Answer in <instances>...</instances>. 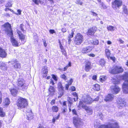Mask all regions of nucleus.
Masks as SVG:
<instances>
[{"instance_id": "obj_60", "label": "nucleus", "mask_w": 128, "mask_h": 128, "mask_svg": "<svg viewBox=\"0 0 128 128\" xmlns=\"http://www.w3.org/2000/svg\"><path fill=\"white\" fill-rule=\"evenodd\" d=\"M118 40L120 42V44H123L124 42V41L121 38L119 39Z\"/></svg>"}, {"instance_id": "obj_37", "label": "nucleus", "mask_w": 128, "mask_h": 128, "mask_svg": "<svg viewBox=\"0 0 128 128\" xmlns=\"http://www.w3.org/2000/svg\"><path fill=\"white\" fill-rule=\"evenodd\" d=\"M32 113L30 112V113H27V118L28 120H31L32 119Z\"/></svg>"}, {"instance_id": "obj_22", "label": "nucleus", "mask_w": 128, "mask_h": 128, "mask_svg": "<svg viewBox=\"0 0 128 128\" xmlns=\"http://www.w3.org/2000/svg\"><path fill=\"white\" fill-rule=\"evenodd\" d=\"M16 83L18 86L20 87L24 86V83L23 79L21 78L18 79Z\"/></svg>"}, {"instance_id": "obj_30", "label": "nucleus", "mask_w": 128, "mask_h": 128, "mask_svg": "<svg viewBox=\"0 0 128 128\" xmlns=\"http://www.w3.org/2000/svg\"><path fill=\"white\" fill-rule=\"evenodd\" d=\"M72 95H73L74 96L76 97V98H74L73 99L74 102H76L78 100V94L76 92H72Z\"/></svg>"}, {"instance_id": "obj_45", "label": "nucleus", "mask_w": 128, "mask_h": 128, "mask_svg": "<svg viewBox=\"0 0 128 128\" xmlns=\"http://www.w3.org/2000/svg\"><path fill=\"white\" fill-rule=\"evenodd\" d=\"M52 78L54 79V80L55 81H57L58 80L57 77L56 76V75H54V74H52L51 75Z\"/></svg>"}, {"instance_id": "obj_61", "label": "nucleus", "mask_w": 128, "mask_h": 128, "mask_svg": "<svg viewBox=\"0 0 128 128\" xmlns=\"http://www.w3.org/2000/svg\"><path fill=\"white\" fill-rule=\"evenodd\" d=\"M91 12L92 14V15L93 16H97L98 14L96 12L93 11Z\"/></svg>"}, {"instance_id": "obj_54", "label": "nucleus", "mask_w": 128, "mask_h": 128, "mask_svg": "<svg viewBox=\"0 0 128 128\" xmlns=\"http://www.w3.org/2000/svg\"><path fill=\"white\" fill-rule=\"evenodd\" d=\"M61 52L62 54L65 56H67V53L65 50L64 51H62Z\"/></svg>"}, {"instance_id": "obj_38", "label": "nucleus", "mask_w": 128, "mask_h": 128, "mask_svg": "<svg viewBox=\"0 0 128 128\" xmlns=\"http://www.w3.org/2000/svg\"><path fill=\"white\" fill-rule=\"evenodd\" d=\"M60 116V114H58L57 116L55 118H53L52 120V122L54 124V123L56 120L58 119Z\"/></svg>"}, {"instance_id": "obj_10", "label": "nucleus", "mask_w": 128, "mask_h": 128, "mask_svg": "<svg viewBox=\"0 0 128 128\" xmlns=\"http://www.w3.org/2000/svg\"><path fill=\"white\" fill-rule=\"evenodd\" d=\"M57 88L59 92V95L58 96V98H60L64 94V87L62 86V84L61 82H59L58 83L57 85Z\"/></svg>"}, {"instance_id": "obj_4", "label": "nucleus", "mask_w": 128, "mask_h": 128, "mask_svg": "<svg viewBox=\"0 0 128 128\" xmlns=\"http://www.w3.org/2000/svg\"><path fill=\"white\" fill-rule=\"evenodd\" d=\"M112 6L114 10L120 8L123 4L122 0H114L111 3Z\"/></svg>"}, {"instance_id": "obj_26", "label": "nucleus", "mask_w": 128, "mask_h": 128, "mask_svg": "<svg viewBox=\"0 0 128 128\" xmlns=\"http://www.w3.org/2000/svg\"><path fill=\"white\" fill-rule=\"evenodd\" d=\"M122 9L123 13L126 15H128V10L127 6H124Z\"/></svg>"}, {"instance_id": "obj_12", "label": "nucleus", "mask_w": 128, "mask_h": 128, "mask_svg": "<svg viewBox=\"0 0 128 128\" xmlns=\"http://www.w3.org/2000/svg\"><path fill=\"white\" fill-rule=\"evenodd\" d=\"M83 99L84 103L88 104H90L93 102V99L88 94L86 95L84 97Z\"/></svg>"}, {"instance_id": "obj_6", "label": "nucleus", "mask_w": 128, "mask_h": 128, "mask_svg": "<svg viewBox=\"0 0 128 128\" xmlns=\"http://www.w3.org/2000/svg\"><path fill=\"white\" fill-rule=\"evenodd\" d=\"M83 99L82 101L80 100L79 101L78 107L80 108H82L84 109L88 113H90V114H92L93 112L92 109H90L88 106H87L85 105H84Z\"/></svg>"}, {"instance_id": "obj_21", "label": "nucleus", "mask_w": 128, "mask_h": 128, "mask_svg": "<svg viewBox=\"0 0 128 128\" xmlns=\"http://www.w3.org/2000/svg\"><path fill=\"white\" fill-rule=\"evenodd\" d=\"M47 67L46 66H44L42 68V77L43 78L46 77L47 76L48 72Z\"/></svg>"}, {"instance_id": "obj_59", "label": "nucleus", "mask_w": 128, "mask_h": 128, "mask_svg": "<svg viewBox=\"0 0 128 128\" xmlns=\"http://www.w3.org/2000/svg\"><path fill=\"white\" fill-rule=\"evenodd\" d=\"M99 96H98L96 97L94 99H93V102L94 101H98L99 99Z\"/></svg>"}, {"instance_id": "obj_3", "label": "nucleus", "mask_w": 128, "mask_h": 128, "mask_svg": "<svg viewBox=\"0 0 128 128\" xmlns=\"http://www.w3.org/2000/svg\"><path fill=\"white\" fill-rule=\"evenodd\" d=\"M2 26L4 27V30L5 32V33L7 34L8 36L12 34L11 26L9 23H5Z\"/></svg>"}, {"instance_id": "obj_14", "label": "nucleus", "mask_w": 128, "mask_h": 128, "mask_svg": "<svg viewBox=\"0 0 128 128\" xmlns=\"http://www.w3.org/2000/svg\"><path fill=\"white\" fill-rule=\"evenodd\" d=\"M97 30V28L96 27L94 26H92L88 29L86 34L88 35L93 36Z\"/></svg>"}, {"instance_id": "obj_56", "label": "nucleus", "mask_w": 128, "mask_h": 128, "mask_svg": "<svg viewBox=\"0 0 128 128\" xmlns=\"http://www.w3.org/2000/svg\"><path fill=\"white\" fill-rule=\"evenodd\" d=\"M92 79L94 80H96L97 79V76L96 75L93 76H92Z\"/></svg>"}, {"instance_id": "obj_55", "label": "nucleus", "mask_w": 128, "mask_h": 128, "mask_svg": "<svg viewBox=\"0 0 128 128\" xmlns=\"http://www.w3.org/2000/svg\"><path fill=\"white\" fill-rule=\"evenodd\" d=\"M93 43L94 45H98V40H96L95 41H94Z\"/></svg>"}, {"instance_id": "obj_47", "label": "nucleus", "mask_w": 128, "mask_h": 128, "mask_svg": "<svg viewBox=\"0 0 128 128\" xmlns=\"http://www.w3.org/2000/svg\"><path fill=\"white\" fill-rule=\"evenodd\" d=\"M73 82V80L71 78L68 81V84L69 85H70L72 84Z\"/></svg>"}, {"instance_id": "obj_34", "label": "nucleus", "mask_w": 128, "mask_h": 128, "mask_svg": "<svg viewBox=\"0 0 128 128\" xmlns=\"http://www.w3.org/2000/svg\"><path fill=\"white\" fill-rule=\"evenodd\" d=\"M107 29L108 31H113L114 30V27L112 26H109L107 27Z\"/></svg>"}, {"instance_id": "obj_17", "label": "nucleus", "mask_w": 128, "mask_h": 128, "mask_svg": "<svg viewBox=\"0 0 128 128\" xmlns=\"http://www.w3.org/2000/svg\"><path fill=\"white\" fill-rule=\"evenodd\" d=\"M9 36H10L11 41L12 45L15 46H18V42L13 37V34L10 35Z\"/></svg>"}, {"instance_id": "obj_36", "label": "nucleus", "mask_w": 128, "mask_h": 128, "mask_svg": "<svg viewBox=\"0 0 128 128\" xmlns=\"http://www.w3.org/2000/svg\"><path fill=\"white\" fill-rule=\"evenodd\" d=\"M5 115V114L3 112L2 108L0 107V116L3 117Z\"/></svg>"}, {"instance_id": "obj_35", "label": "nucleus", "mask_w": 128, "mask_h": 128, "mask_svg": "<svg viewBox=\"0 0 128 128\" xmlns=\"http://www.w3.org/2000/svg\"><path fill=\"white\" fill-rule=\"evenodd\" d=\"M67 101L68 102V105L69 104L71 106L73 104L72 98L70 97H68V98Z\"/></svg>"}, {"instance_id": "obj_20", "label": "nucleus", "mask_w": 128, "mask_h": 128, "mask_svg": "<svg viewBox=\"0 0 128 128\" xmlns=\"http://www.w3.org/2000/svg\"><path fill=\"white\" fill-rule=\"evenodd\" d=\"M126 102L122 99H120L118 102V104L120 107H123L126 105Z\"/></svg>"}, {"instance_id": "obj_57", "label": "nucleus", "mask_w": 128, "mask_h": 128, "mask_svg": "<svg viewBox=\"0 0 128 128\" xmlns=\"http://www.w3.org/2000/svg\"><path fill=\"white\" fill-rule=\"evenodd\" d=\"M66 29L65 28H62L61 29L63 33L65 32H66Z\"/></svg>"}, {"instance_id": "obj_19", "label": "nucleus", "mask_w": 128, "mask_h": 128, "mask_svg": "<svg viewBox=\"0 0 128 128\" xmlns=\"http://www.w3.org/2000/svg\"><path fill=\"white\" fill-rule=\"evenodd\" d=\"M112 88L111 90L113 91L114 94H116L118 93L120 91V88L116 85L112 86Z\"/></svg>"}, {"instance_id": "obj_2", "label": "nucleus", "mask_w": 128, "mask_h": 128, "mask_svg": "<svg viewBox=\"0 0 128 128\" xmlns=\"http://www.w3.org/2000/svg\"><path fill=\"white\" fill-rule=\"evenodd\" d=\"M109 71L110 74H115L122 73L124 70L121 66L114 65L110 68Z\"/></svg>"}, {"instance_id": "obj_62", "label": "nucleus", "mask_w": 128, "mask_h": 128, "mask_svg": "<svg viewBox=\"0 0 128 128\" xmlns=\"http://www.w3.org/2000/svg\"><path fill=\"white\" fill-rule=\"evenodd\" d=\"M50 83L52 84V85H54L55 84V83H54V81L52 79H51L50 80Z\"/></svg>"}, {"instance_id": "obj_8", "label": "nucleus", "mask_w": 128, "mask_h": 128, "mask_svg": "<svg viewBox=\"0 0 128 128\" xmlns=\"http://www.w3.org/2000/svg\"><path fill=\"white\" fill-rule=\"evenodd\" d=\"M123 77L126 79L125 80L123 84L122 88L124 90H127L128 91V72H126L123 75Z\"/></svg>"}, {"instance_id": "obj_32", "label": "nucleus", "mask_w": 128, "mask_h": 128, "mask_svg": "<svg viewBox=\"0 0 128 128\" xmlns=\"http://www.w3.org/2000/svg\"><path fill=\"white\" fill-rule=\"evenodd\" d=\"M106 76H100L99 80L100 82H102L103 81H104L106 80Z\"/></svg>"}, {"instance_id": "obj_49", "label": "nucleus", "mask_w": 128, "mask_h": 128, "mask_svg": "<svg viewBox=\"0 0 128 128\" xmlns=\"http://www.w3.org/2000/svg\"><path fill=\"white\" fill-rule=\"evenodd\" d=\"M24 26L22 24H20V27L21 30L23 31L24 32V31H25L24 30Z\"/></svg>"}, {"instance_id": "obj_13", "label": "nucleus", "mask_w": 128, "mask_h": 128, "mask_svg": "<svg viewBox=\"0 0 128 128\" xmlns=\"http://www.w3.org/2000/svg\"><path fill=\"white\" fill-rule=\"evenodd\" d=\"M93 48V47L90 46L84 47L81 50V53L84 54H88L90 52Z\"/></svg>"}, {"instance_id": "obj_11", "label": "nucleus", "mask_w": 128, "mask_h": 128, "mask_svg": "<svg viewBox=\"0 0 128 128\" xmlns=\"http://www.w3.org/2000/svg\"><path fill=\"white\" fill-rule=\"evenodd\" d=\"M27 105V101L26 99L21 98L19 100L18 104V108H21L25 107Z\"/></svg>"}, {"instance_id": "obj_31", "label": "nucleus", "mask_w": 128, "mask_h": 128, "mask_svg": "<svg viewBox=\"0 0 128 128\" xmlns=\"http://www.w3.org/2000/svg\"><path fill=\"white\" fill-rule=\"evenodd\" d=\"M0 67L1 69L3 70H7V67L6 64L4 63H2L0 66Z\"/></svg>"}, {"instance_id": "obj_42", "label": "nucleus", "mask_w": 128, "mask_h": 128, "mask_svg": "<svg viewBox=\"0 0 128 128\" xmlns=\"http://www.w3.org/2000/svg\"><path fill=\"white\" fill-rule=\"evenodd\" d=\"M74 34V31L72 30L71 34H69L68 38H72L73 37Z\"/></svg>"}, {"instance_id": "obj_50", "label": "nucleus", "mask_w": 128, "mask_h": 128, "mask_svg": "<svg viewBox=\"0 0 128 128\" xmlns=\"http://www.w3.org/2000/svg\"><path fill=\"white\" fill-rule=\"evenodd\" d=\"M49 32L50 34H53L54 33H55L56 32L54 30L51 29L49 30Z\"/></svg>"}, {"instance_id": "obj_52", "label": "nucleus", "mask_w": 128, "mask_h": 128, "mask_svg": "<svg viewBox=\"0 0 128 128\" xmlns=\"http://www.w3.org/2000/svg\"><path fill=\"white\" fill-rule=\"evenodd\" d=\"M70 90L72 92H73L76 91V88L74 86H72L71 87Z\"/></svg>"}, {"instance_id": "obj_40", "label": "nucleus", "mask_w": 128, "mask_h": 128, "mask_svg": "<svg viewBox=\"0 0 128 128\" xmlns=\"http://www.w3.org/2000/svg\"><path fill=\"white\" fill-rule=\"evenodd\" d=\"M10 100L8 98H6L5 100L4 104L6 105H9L10 104Z\"/></svg>"}, {"instance_id": "obj_5", "label": "nucleus", "mask_w": 128, "mask_h": 128, "mask_svg": "<svg viewBox=\"0 0 128 128\" xmlns=\"http://www.w3.org/2000/svg\"><path fill=\"white\" fill-rule=\"evenodd\" d=\"M83 40V36L80 33H77L74 40V42L76 45L80 44Z\"/></svg>"}, {"instance_id": "obj_64", "label": "nucleus", "mask_w": 128, "mask_h": 128, "mask_svg": "<svg viewBox=\"0 0 128 128\" xmlns=\"http://www.w3.org/2000/svg\"><path fill=\"white\" fill-rule=\"evenodd\" d=\"M38 128H46L44 127L41 124H40Z\"/></svg>"}, {"instance_id": "obj_53", "label": "nucleus", "mask_w": 128, "mask_h": 128, "mask_svg": "<svg viewBox=\"0 0 128 128\" xmlns=\"http://www.w3.org/2000/svg\"><path fill=\"white\" fill-rule=\"evenodd\" d=\"M12 4L10 2H8L6 5V7H10L12 6Z\"/></svg>"}, {"instance_id": "obj_9", "label": "nucleus", "mask_w": 128, "mask_h": 128, "mask_svg": "<svg viewBox=\"0 0 128 128\" xmlns=\"http://www.w3.org/2000/svg\"><path fill=\"white\" fill-rule=\"evenodd\" d=\"M84 70L86 72H90L93 66L91 62L89 60H86L84 62Z\"/></svg>"}, {"instance_id": "obj_58", "label": "nucleus", "mask_w": 128, "mask_h": 128, "mask_svg": "<svg viewBox=\"0 0 128 128\" xmlns=\"http://www.w3.org/2000/svg\"><path fill=\"white\" fill-rule=\"evenodd\" d=\"M88 56L90 57H94L95 56V54H94L92 53H91L88 54Z\"/></svg>"}, {"instance_id": "obj_33", "label": "nucleus", "mask_w": 128, "mask_h": 128, "mask_svg": "<svg viewBox=\"0 0 128 128\" xmlns=\"http://www.w3.org/2000/svg\"><path fill=\"white\" fill-rule=\"evenodd\" d=\"M100 64L102 66H104L106 63V62L104 59H101L99 62Z\"/></svg>"}, {"instance_id": "obj_1", "label": "nucleus", "mask_w": 128, "mask_h": 128, "mask_svg": "<svg viewBox=\"0 0 128 128\" xmlns=\"http://www.w3.org/2000/svg\"><path fill=\"white\" fill-rule=\"evenodd\" d=\"M118 124L113 120H110L107 124L100 125L98 128H119Z\"/></svg>"}, {"instance_id": "obj_18", "label": "nucleus", "mask_w": 128, "mask_h": 128, "mask_svg": "<svg viewBox=\"0 0 128 128\" xmlns=\"http://www.w3.org/2000/svg\"><path fill=\"white\" fill-rule=\"evenodd\" d=\"M7 54L6 50L0 46V57L2 58H6Z\"/></svg>"}, {"instance_id": "obj_29", "label": "nucleus", "mask_w": 128, "mask_h": 128, "mask_svg": "<svg viewBox=\"0 0 128 128\" xmlns=\"http://www.w3.org/2000/svg\"><path fill=\"white\" fill-rule=\"evenodd\" d=\"M94 89L95 90L98 91L100 89V86L98 84H96L94 85Z\"/></svg>"}, {"instance_id": "obj_16", "label": "nucleus", "mask_w": 128, "mask_h": 128, "mask_svg": "<svg viewBox=\"0 0 128 128\" xmlns=\"http://www.w3.org/2000/svg\"><path fill=\"white\" fill-rule=\"evenodd\" d=\"M114 98L113 95L111 94H109L105 97L104 100L106 102H110L113 100Z\"/></svg>"}, {"instance_id": "obj_7", "label": "nucleus", "mask_w": 128, "mask_h": 128, "mask_svg": "<svg viewBox=\"0 0 128 128\" xmlns=\"http://www.w3.org/2000/svg\"><path fill=\"white\" fill-rule=\"evenodd\" d=\"M73 123L74 126L78 128L82 123V119L79 117L74 116L73 117Z\"/></svg>"}, {"instance_id": "obj_46", "label": "nucleus", "mask_w": 128, "mask_h": 128, "mask_svg": "<svg viewBox=\"0 0 128 128\" xmlns=\"http://www.w3.org/2000/svg\"><path fill=\"white\" fill-rule=\"evenodd\" d=\"M32 1L36 4H38L39 3H40L41 2L40 0H32Z\"/></svg>"}, {"instance_id": "obj_27", "label": "nucleus", "mask_w": 128, "mask_h": 128, "mask_svg": "<svg viewBox=\"0 0 128 128\" xmlns=\"http://www.w3.org/2000/svg\"><path fill=\"white\" fill-rule=\"evenodd\" d=\"M58 107L56 106H54L52 107V110L53 112H57L58 110Z\"/></svg>"}, {"instance_id": "obj_41", "label": "nucleus", "mask_w": 128, "mask_h": 128, "mask_svg": "<svg viewBox=\"0 0 128 128\" xmlns=\"http://www.w3.org/2000/svg\"><path fill=\"white\" fill-rule=\"evenodd\" d=\"M60 77L62 79L64 80H67V77L64 74H63L61 75L60 76Z\"/></svg>"}, {"instance_id": "obj_51", "label": "nucleus", "mask_w": 128, "mask_h": 128, "mask_svg": "<svg viewBox=\"0 0 128 128\" xmlns=\"http://www.w3.org/2000/svg\"><path fill=\"white\" fill-rule=\"evenodd\" d=\"M110 60H112L114 62L116 60V58L114 56H110Z\"/></svg>"}, {"instance_id": "obj_23", "label": "nucleus", "mask_w": 128, "mask_h": 128, "mask_svg": "<svg viewBox=\"0 0 128 128\" xmlns=\"http://www.w3.org/2000/svg\"><path fill=\"white\" fill-rule=\"evenodd\" d=\"M48 91L50 92V94L53 95L54 94L55 90L54 86H50L48 89Z\"/></svg>"}, {"instance_id": "obj_43", "label": "nucleus", "mask_w": 128, "mask_h": 128, "mask_svg": "<svg viewBox=\"0 0 128 128\" xmlns=\"http://www.w3.org/2000/svg\"><path fill=\"white\" fill-rule=\"evenodd\" d=\"M76 4H80L81 5H82L83 2L81 1V0H77L76 2Z\"/></svg>"}, {"instance_id": "obj_44", "label": "nucleus", "mask_w": 128, "mask_h": 128, "mask_svg": "<svg viewBox=\"0 0 128 128\" xmlns=\"http://www.w3.org/2000/svg\"><path fill=\"white\" fill-rule=\"evenodd\" d=\"M72 112L73 115H74L76 116L78 115L76 110L75 109H72Z\"/></svg>"}, {"instance_id": "obj_28", "label": "nucleus", "mask_w": 128, "mask_h": 128, "mask_svg": "<svg viewBox=\"0 0 128 128\" xmlns=\"http://www.w3.org/2000/svg\"><path fill=\"white\" fill-rule=\"evenodd\" d=\"M10 92L12 95L15 96L17 94L18 91L16 89L13 88L10 89Z\"/></svg>"}, {"instance_id": "obj_15", "label": "nucleus", "mask_w": 128, "mask_h": 128, "mask_svg": "<svg viewBox=\"0 0 128 128\" xmlns=\"http://www.w3.org/2000/svg\"><path fill=\"white\" fill-rule=\"evenodd\" d=\"M17 33L18 34L19 39L21 41V43L22 44H24L26 42L25 39V36L22 34L21 32L19 30H18Z\"/></svg>"}, {"instance_id": "obj_39", "label": "nucleus", "mask_w": 128, "mask_h": 128, "mask_svg": "<svg viewBox=\"0 0 128 128\" xmlns=\"http://www.w3.org/2000/svg\"><path fill=\"white\" fill-rule=\"evenodd\" d=\"M68 111L67 108L66 106L64 108L62 109V112L63 114H65Z\"/></svg>"}, {"instance_id": "obj_24", "label": "nucleus", "mask_w": 128, "mask_h": 128, "mask_svg": "<svg viewBox=\"0 0 128 128\" xmlns=\"http://www.w3.org/2000/svg\"><path fill=\"white\" fill-rule=\"evenodd\" d=\"M12 64H14V66L16 69H20L21 68V66L20 64L17 61H15L12 63Z\"/></svg>"}, {"instance_id": "obj_48", "label": "nucleus", "mask_w": 128, "mask_h": 128, "mask_svg": "<svg viewBox=\"0 0 128 128\" xmlns=\"http://www.w3.org/2000/svg\"><path fill=\"white\" fill-rule=\"evenodd\" d=\"M55 100V99H53L51 100L50 102V104L51 105H53L56 103Z\"/></svg>"}, {"instance_id": "obj_63", "label": "nucleus", "mask_w": 128, "mask_h": 128, "mask_svg": "<svg viewBox=\"0 0 128 128\" xmlns=\"http://www.w3.org/2000/svg\"><path fill=\"white\" fill-rule=\"evenodd\" d=\"M70 86L68 84H66L65 85V89L66 90H68L69 86Z\"/></svg>"}, {"instance_id": "obj_25", "label": "nucleus", "mask_w": 128, "mask_h": 128, "mask_svg": "<svg viewBox=\"0 0 128 128\" xmlns=\"http://www.w3.org/2000/svg\"><path fill=\"white\" fill-rule=\"evenodd\" d=\"M105 52L107 58L108 59H109L111 54L110 50L106 48L105 50Z\"/></svg>"}]
</instances>
